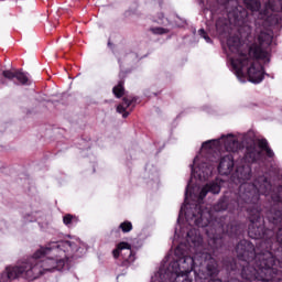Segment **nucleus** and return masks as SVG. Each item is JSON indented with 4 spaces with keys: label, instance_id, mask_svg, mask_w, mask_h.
Segmentation results:
<instances>
[{
    "label": "nucleus",
    "instance_id": "obj_13",
    "mask_svg": "<svg viewBox=\"0 0 282 282\" xmlns=\"http://www.w3.org/2000/svg\"><path fill=\"white\" fill-rule=\"evenodd\" d=\"M274 3H276V0H269L265 4L264 11L260 12L259 19H269L270 17H272V12L281 10V6Z\"/></svg>",
    "mask_w": 282,
    "mask_h": 282
},
{
    "label": "nucleus",
    "instance_id": "obj_16",
    "mask_svg": "<svg viewBox=\"0 0 282 282\" xmlns=\"http://www.w3.org/2000/svg\"><path fill=\"white\" fill-rule=\"evenodd\" d=\"M248 10L251 12H259L261 10V2L259 0H243Z\"/></svg>",
    "mask_w": 282,
    "mask_h": 282
},
{
    "label": "nucleus",
    "instance_id": "obj_8",
    "mask_svg": "<svg viewBox=\"0 0 282 282\" xmlns=\"http://www.w3.org/2000/svg\"><path fill=\"white\" fill-rule=\"evenodd\" d=\"M271 199H273L275 205L271 208L268 215L269 221L282 226V187L278 189V194H271ZM276 241L282 246V227L279 228L276 234Z\"/></svg>",
    "mask_w": 282,
    "mask_h": 282
},
{
    "label": "nucleus",
    "instance_id": "obj_10",
    "mask_svg": "<svg viewBox=\"0 0 282 282\" xmlns=\"http://www.w3.org/2000/svg\"><path fill=\"white\" fill-rule=\"evenodd\" d=\"M112 254L115 259H118V257H122L126 263H133L135 261V256L131 250V245H129L128 242H120L119 245H117V248L112 251Z\"/></svg>",
    "mask_w": 282,
    "mask_h": 282
},
{
    "label": "nucleus",
    "instance_id": "obj_6",
    "mask_svg": "<svg viewBox=\"0 0 282 282\" xmlns=\"http://www.w3.org/2000/svg\"><path fill=\"white\" fill-rule=\"evenodd\" d=\"M239 140L235 134L223 135L220 139L209 140L203 143L202 153H221V151H227L228 153H235L239 151Z\"/></svg>",
    "mask_w": 282,
    "mask_h": 282
},
{
    "label": "nucleus",
    "instance_id": "obj_4",
    "mask_svg": "<svg viewBox=\"0 0 282 282\" xmlns=\"http://www.w3.org/2000/svg\"><path fill=\"white\" fill-rule=\"evenodd\" d=\"M78 250V245L69 241H59L41 247L32 258L17 267H7L6 272L0 276V282L25 279L34 281L45 272H61L67 265L72 252Z\"/></svg>",
    "mask_w": 282,
    "mask_h": 282
},
{
    "label": "nucleus",
    "instance_id": "obj_1",
    "mask_svg": "<svg viewBox=\"0 0 282 282\" xmlns=\"http://www.w3.org/2000/svg\"><path fill=\"white\" fill-rule=\"evenodd\" d=\"M251 171L250 164L238 166L232 175V182L240 184L238 206L243 209L248 208V204H253V208L248 209L251 221L248 231L249 237L254 240H262L258 242L257 249H254V243L241 240L237 245L236 251L239 264L242 267L241 275L245 281H272L274 279L272 275L274 269L272 268L276 265V259L270 251L272 241L268 239V235L272 231L265 230L261 212L254 205L259 202V195H270L272 185L264 176L251 183Z\"/></svg>",
    "mask_w": 282,
    "mask_h": 282
},
{
    "label": "nucleus",
    "instance_id": "obj_7",
    "mask_svg": "<svg viewBox=\"0 0 282 282\" xmlns=\"http://www.w3.org/2000/svg\"><path fill=\"white\" fill-rule=\"evenodd\" d=\"M228 20L218 19L216 22V30L220 34L228 30L229 25H241V23H246V19H248V12L245 9L237 8L234 12L229 11Z\"/></svg>",
    "mask_w": 282,
    "mask_h": 282
},
{
    "label": "nucleus",
    "instance_id": "obj_20",
    "mask_svg": "<svg viewBox=\"0 0 282 282\" xmlns=\"http://www.w3.org/2000/svg\"><path fill=\"white\" fill-rule=\"evenodd\" d=\"M119 228L122 230V232H131V230H133V225L131 221H123Z\"/></svg>",
    "mask_w": 282,
    "mask_h": 282
},
{
    "label": "nucleus",
    "instance_id": "obj_14",
    "mask_svg": "<svg viewBox=\"0 0 282 282\" xmlns=\"http://www.w3.org/2000/svg\"><path fill=\"white\" fill-rule=\"evenodd\" d=\"M129 107H131V100L123 98V102L117 107V111L118 113H122V118H128L129 112H127V109H129Z\"/></svg>",
    "mask_w": 282,
    "mask_h": 282
},
{
    "label": "nucleus",
    "instance_id": "obj_12",
    "mask_svg": "<svg viewBox=\"0 0 282 282\" xmlns=\"http://www.w3.org/2000/svg\"><path fill=\"white\" fill-rule=\"evenodd\" d=\"M235 167V160L231 154H227L220 159L218 165V173L220 175H230L232 169Z\"/></svg>",
    "mask_w": 282,
    "mask_h": 282
},
{
    "label": "nucleus",
    "instance_id": "obj_9",
    "mask_svg": "<svg viewBox=\"0 0 282 282\" xmlns=\"http://www.w3.org/2000/svg\"><path fill=\"white\" fill-rule=\"evenodd\" d=\"M259 150L257 148H248L245 155L246 162H257L261 158V151H265L268 158H274V152L268 147V140L260 139L257 141Z\"/></svg>",
    "mask_w": 282,
    "mask_h": 282
},
{
    "label": "nucleus",
    "instance_id": "obj_11",
    "mask_svg": "<svg viewBox=\"0 0 282 282\" xmlns=\"http://www.w3.org/2000/svg\"><path fill=\"white\" fill-rule=\"evenodd\" d=\"M2 76H4V78H8L9 80H12V78H17L20 85H29L30 83V75L18 69L4 70L2 73Z\"/></svg>",
    "mask_w": 282,
    "mask_h": 282
},
{
    "label": "nucleus",
    "instance_id": "obj_15",
    "mask_svg": "<svg viewBox=\"0 0 282 282\" xmlns=\"http://www.w3.org/2000/svg\"><path fill=\"white\" fill-rule=\"evenodd\" d=\"M239 34L241 39H246V41L250 43V40L252 39V28H250L248 24H243V26L239 29Z\"/></svg>",
    "mask_w": 282,
    "mask_h": 282
},
{
    "label": "nucleus",
    "instance_id": "obj_21",
    "mask_svg": "<svg viewBox=\"0 0 282 282\" xmlns=\"http://www.w3.org/2000/svg\"><path fill=\"white\" fill-rule=\"evenodd\" d=\"M198 33H199V35H200L203 39H205L206 43H210V42H212V41H210V37H208V35H206V31H204V29H200V30L198 31Z\"/></svg>",
    "mask_w": 282,
    "mask_h": 282
},
{
    "label": "nucleus",
    "instance_id": "obj_24",
    "mask_svg": "<svg viewBox=\"0 0 282 282\" xmlns=\"http://www.w3.org/2000/svg\"><path fill=\"white\" fill-rule=\"evenodd\" d=\"M171 259H172V257H171V254H169V256L166 257V261H171Z\"/></svg>",
    "mask_w": 282,
    "mask_h": 282
},
{
    "label": "nucleus",
    "instance_id": "obj_19",
    "mask_svg": "<svg viewBox=\"0 0 282 282\" xmlns=\"http://www.w3.org/2000/svg\"><path fill=\"white\" fill-rule=\"evenodd\" d=\"M226 208H228V203H226V200H220L214 206L213 210L215 213H221V210H226Z\"/></svg>",
    "mask_w": 282,
    "mask_h": 282
},
{
    "label": "nucleus",
    "instance_id": "obj_18",
    "mask_svg": "<svg viewBox=\"0 0 282 282\" xmlns=\"http://www.w3.org/2000/svg\"><path fill=\"white\" fill-rule=\"evenodd\" d=\"M63 221L65 226H70L73 224H76V221H78V218H76V216H73L70 214H67L63 217Z\"/></svg>",
    "mask_w": 282,
    "mask_h": 282
},
{
    "label": "nucleus",
    "instance_id": "obj_3",
    "mask_svg": "<svg viewBox=\"0 0 282 282\" xmlns=\"http://www.w3.org/2000/svg\"><path fill=\"white\" fill-rule=\"evenodd\" d=\"M270 45H272V34L265 32H261L250 46L242 43L239 36H230L227 40L228 58L240 83H246V74L250 83L259 84L263 80V66L259 61L262 63L270 61L272 51Z\"/></svg>",
    "mask_w": 282,
    "mask_h": 282
},
{
    "label": "nucleus",
    "instance_id": "obj_17",
    "mask_svg": "<svg viewBox=\"0 0 282 282\" xmlns=\"http://www.w3.org/2000/svg\"><path fill=\"white\" fill-rule=\"evenodd\" d=\"M112 91L117 98H122V96H124V86L122 82L115 86Z\"/></svg>",
    "mask_w": 282,
    "mask_h": 282
},
{
    "label": "nucleus",
    "instance_id": "obj_5",
    "mask_svg": "<svg viewBox=\"0 0 282 282\" xmlns=\"http://www.w3.org/2000/svg\"><path fill=\"white\" fill-rule=\"evenodd\" d=\"M186 242L187 245L180 243L174 250L173 261L169 264L165 272L169 281L192 282L188 274L193 271L197 274V268H204V265H206L209 276L218 274L217 261H215L210 253L204 251L199 230L191 229L187 232Z\"/></svg>",
    "mask_w": 282,
    "mask_h": 282
},
{
    "label": "nucleus",
    "instance_id": "obj_23",
    "mask_svg": "<svg viewBox=\"0 0 282 282\" xmlns=\"http://www.w3.org/2000/svg\"><path fill=\"white\" fill-rule=\"evenodd\" d=\"M152 32L154 34H164V32H166V30H164L163 28H156V29H152Z\"/></svg>",
    "mask_w": 282,
    "mask_h": 282
},
{
    "label": "nucleus",
    "instance_id": "obj_22",
    "mask_svg": "<svg viewBox=\"0 0 282 282\" xmlns=\"http://www.w3.org/2000/svg\"><path fill=\"white\" fill-rule=\"evenodd\" d=\"M207 237H209V239H210L209 246L215 247V243H217V237L210 236V232H208V231H207Z\"/></svg>",
    "mask_w": 282,
    "mask_h": 282
},
{
    "label": "nucleus",
    "instance_id": "obj_2",
    "mask_svg": "<svg viewBox=\"0 0 282 282\" xmlns=\"http://www.w3.org/2000/svg\"><path fill=\"white\" fill-rule=\"evenodd\" d=\"M215 171V163L213 159H202V155H197L194 159V164L192 165V178L187 184L185 192V203L181 207L178 219H182V216L185 215V219L189 226H198V228H206L210 224H215V218L213 210L202 209V202L208 193L218 195L221 191V183L219 180H216L212 183L206 184L203 188L199 189V183L193 186V180H198V182H206L213 175Z\"/></svg>",
    "mask_w": 282,
    "mask_h": 282
}]
</instances>
